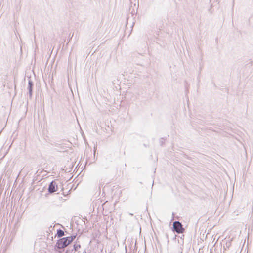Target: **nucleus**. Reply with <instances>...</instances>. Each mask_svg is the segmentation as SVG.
Here are the masks:
<instances>
[{
	"mask_svg": "<svg viewBox=\"0 0 253 253\" xmlns=\"http://www.w3.org/2000/svg\"><path fill=\"white\" fill-rule=\"evenodd\" d=\"M75 236H71L60 239L57 242L56 247L57 249H62L69 245L75 238Z\"/></svg>",
	"mask_w": 253,
	"mask_h": 253,
	"instance_id": "f257e3e1",
	"label": "nucleus"
},
{
	"mask_svg": "<svg viewBox=\"0 0 253 253\" xmlns=\"http://www.w3.org/2000/svg\"><path fill=\"white\" fill-rule=\"evenodd\" d=\"M173 230L177 233H182L184 229L183 228L182 224L179 221H174L173 223Z\"/></svg>",
	"mask_w": 253,
	"mask_h": 253,
	"instance_id": "f03ea898",
	"label": "nucleus"
},
{
	"mask_svg": "<svg viewBox=\"0 0 253 253\" xmlns=\"http://www.w3.org/2000/svg\"><path fill=\"white\" fill-rule=\"evenodd\" d=\"M58 185L55 181H52L49 185L48 190L49 193H53L58 190Z\"/></svg>",
	"mask_w": 253,
	"mask_h": 253,
	"instance_id": "7ed1b4c3",
	"label": "nucleus"
},
{
	"mask_svg": "<svg viewBox=\"0 0 253 253\" xmlns=\"http://www.w3.org/2000/svg\"><path fill=\"white\" fill-rule=\"evenodd\" d=\"M33 86H34L33 82L30 80H29L27 89L28 90V93L29 95V98L30 99L32 98V96Z\"/></svg>",
	"mask_w": 253,
	"mask_h": 253,
	"instance_id": "20e7f679",
	"label": "nucleus"
},
{
	"mask_svg": "<svg viewBox=\"0 0 253 253\" xmlns=\"http://www.w3.org/2000/svg\"><path fill=\"white\" fill-rule=\"evenodd\" d=\"M57 235L59 238L62 237L64 235V232L61 229H58L57 231Z\"/></svg>",
	"mask_w": 253,
	"mask_h": 253,
	"instance_id": "39448f33",
	"label": "nucleus"
},
{
	"mask_svg": "<svg viewBox=\"0 0 253 253\" xmlns=\"http://www.w3.org/2000/svg\"><path fill=\"white\" fill-rule=\"evenodd\" d=\"M81 248V246L80 244H74V249L75 251H77L79 248Z\"/></svg>",
	"mask_w": 253,
	"mask_h": 253,
	"instance_id": "423d86ee",
	"label": "nucleus"
},
{
	"mask_svg": "<svg viewBox=\"0 0 253 253\" xmlns=\"http://www.w3.org/2000/svg\"><path fill=\"white\" fill-rule=\"evenodd\" d=\"M165 143V139L163 138H162L160 139V143L161 146L163 145V144Z\"/></svg>",
	"mask_w": 253,
	"mask_h": 253,
	"instance_id": "0eeeda50",
	"label": "nucleus"
},
{
	"mask_svg": "<svg viewBox=\"0 0 253 253\" xmlns=\"http://www.w3.org/2000/svg\"><path fill=\"white\" fill-rule=\"evenodd\" d=\"M234 2H235V0H233V7H234Z\"/></svg>",
	"mask_w": 253,
	"mask_h": 253,
	"instance_id": "6e6552de",
	"label": "nucleus"
},
{
	"mask_svg": "<svg viewBox=\"0 0 253 253\" xmlns=\"http://www.w3.org/2000/svg\"><path fill=\"white\" fill-rule=\"evenodd\" d=\"M83 253H86V251H84Z\"/></svg>",
	"mask_w": 253,
	"mask_h": 253,
	"instance_id": "1a4fd4ad",
	"label": "nucleus"
}]
</instances>
